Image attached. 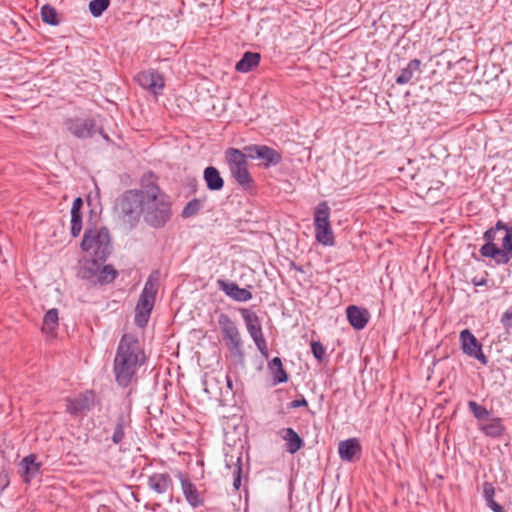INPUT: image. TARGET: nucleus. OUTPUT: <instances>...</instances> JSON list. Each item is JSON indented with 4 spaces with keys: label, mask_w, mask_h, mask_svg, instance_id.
Masks as SVG:
<instances>
[{
    "label": "nucleus",
    "mask_w": 512,
    "mask_h": 512,
    "mask_svg": "<svg viewBox=\"0 0 512 512\" xmlns=\"http://www.w3.org/2000/svg\"><path fill=\"white\" fill-rule=\"evenodd\" d=\"M145 361L146 356L138 338L132 334H124L114 358L113 370L117 383L124 387L128 386Z\"/></svg>",
    "instance_id": "f257e3e1"
},
{
    "label": "nucleus",
    "mask_w": 512,
    "mask_h": 512,
    "mask_svg": "<svg viewBox=\"0 0 512 512\" xmlns=\"http://www.w3.org/2000/svg\"><path fill=\"white\" fill-rule=\"evenodd\" d=\"M152 176L144 181L143 217L154 228L163 227L171 217V202L158 185L151 181Z\"/></svg>",
    "instance_id": "f03ea898"
},
{
    "label": "nucleus",
    "mask_w": 512,
    "mask_h": 512,
    "mask_svg": "<svg viewBox=\"0 0 512 512\" xmlns=\"http://www.w3.org/2000/svg\"><path fill=\"white\" fill-rule=\"evenodd\" d=\"M486 243L480 248L481 256L492 258L497 264H507L512 258V230L499 221L483 236Z\"/></svg>",
    "instance_id": "7ed1b4c3"
},
{
    "label": "nucleus",
    "mask_w": 512,
    "mask_h": 512,
    "mask_svg": "<svg viewBox=\"0 0 512 512\" xmlns=\"http://www.w3.org/2000/svg\"><path fill=\"white\" fill-rule=\"evenodd\" d=\"M144 181H141V189H131L122 193L115 202L114 213L125 229L135 228L143 215Z\"/></svg>",
    "instance_id": "20e7f679"
},
{
    "label": "nucleus",
    "mask_w": 512,
    "mask_h": 512,
    "mask_svg": "<svg viewBox=\"0 0 512 512\" xmlns=\"http://www.w3.org/2000/svg\"><path fill=\"white\" fill-rule=\"evenodd\" d=\"M81 249L95 258L105 261L111 252L108 229L105 227L87 228L83 235Z\"/></svg>",
    "instance_id": "39448f33"
},
{
    "label": "nucleus",
    "mask_w": 512,
    "mask_h": 512,
    "mask_svg": "<svg viewBox=\"0 0 512 512\" xmlns=\"http://www.w3.org/2000/svg\"><path fill=\"white\" fill-rule=\"evenodd\" d=\"M157 290V280L150 276L144 285L135 308V323L139 327H144L149 320Z\"/></svg>",
    "instance_id": "423d86ee"
},
{
    "label": "nucleus",
    "mask_w": 512,
    "mask_h": 512,
    "mask_svg": "<svg viewBox=\"0 0 512 512\" xmlns=\"http://www.w3.org/2000/svg\"><path fill=\"white\" fill-rule=\"evenodd\" d=\"M218 324L230 353L239 359L244 357L243 340L236 323L225 313L218 317Z\"/></svg>",
    "instance_id": "0eeeda50"
},
{
    "label": "nucleus",
    "mask_w": 512,
    "mask_h": 512,
    "mask_svg": "<svg viewBox=\"0 0 512 512\" xmlns=\"http://www.w3.org/2000/svg\"><path fill=\"white\" fill-rule=\"evenodd\" d=\"M225 157L232 176L242 187H249L252 183L251 175L248 171L246 151L236 148H229L225 152Z\"/></svg>",
    "instance_id": "6e6552de"
},
{
    "label": "nucleus",
    "mask_w": 512,
    "mask_h": 512,
    "mask_svg": "<svg viewBox=\"0 0 512 512\" xmlns=\"http://www.w3.org/2000/svg\"><path fill=\"white\" fill-rule=\"evenodd\" d=\"M315 238L324 246L334 245V235L330 224V207L321 202L314 213Z\"/></svg>",
    "instance_id": "1a4fd4ad"
},
{
    "label": "nucleus",
    "mask_w": 512,
    "mask_h": 512,
    "mask_svg": "<svg viewBox=\"0 0 512 512\" xmlns=\"http://www.w3.org/2000/svg\"><path fill=\"white\" fill-rule=\"evenodd\" d=\"M242 318L246 325L247 331L251 338L253 339L255 345L257 346L260 353L267 358L268 357V346L267 342L264 338L262 326L260 323V319L255 312L250 311L249 309L242 308L240 309Z\"/></svg>",
    "instance_id": "9d476101"
},
{
    "label": "nucleus",
    "mask_w": 512,
    "mask_h": 512,
    "mask_svg": "<svg viewBox=\"0 0 512 512\" xmlns=\"http://www.w3.org/2000/svg\"><path fill=\"white\" fill-rule=\"evenodd\" d=\"M250 159H260L265 167L275 166L282 160L281 154L266 145H248L244 147Z\"/></svg>",
    "instance_id": "9b49d317"
},
{
    "label": "nucleus",
    "mask_w": 512,
    "mask_h": 512,
    "mask_svg": "<svg viewBox=\"0 0 512 512\" xmlns=\"http://www.w3.org/2000/svg\"><path fill=\"white\" fill-rule=\"evenodd\" d=\"M459 340L461 343V349L464 354L469 357L475 358L481 362V364L486 365L488 363V358L482 351V345L476 339V337L470 332V330L465 329L460 332Z\"/></svg>",
    "instance_id": "f8f14e48"
},
{
    "label": "nucleus",
    "mask_w": 512,
    "mask_h": 512,
    "mask_svg": "<svg viewBox=\"0 0 512 512\" xmlns=\"http://www.w3.org/2000/svg\"><path fill=\"white\" fill-rule=\"evenodd\" d=\"M136 81L144 89L153 94H158L164 87L163 77L154 70L142 71L137 74Z\"/></svg>",
    "instance_id": "ddd939ff"
},
{
    "label": "nucleus",
    "mask_w": 512,
    "mask_h": 512,
    "mask_svg": "<svg viewBox=\"0 0 512 512\" xmlns=\"http://www.w3.org/2000/svg\"><path fill=\"white\" fill-rule=\"evenodd\" d=\"M66 402V411L71 415H77L94 406L95 396L92 391H86L73 399H67Z\"/></svg>",
    "instance_id": "4468645a"
},
{
    "label": "nucleus",
    "mask_w": 512,
    "mask_h": 512,
    "mask_svg": "<svg viewBox=\"0 0 512 512\" xmlns=\"http://www.w3.org/2000/svg\"><path fill=\"white\" fill-rule=\"evenodd\" d=\"M65 125L68 131L78 138H89L94 134L95 123L92 119H68Z\"/></svg>",
    "instance_id": "2eb2a0df"
},
{
    "label": "nucleus",
    "mask_w": 512,
    "mask_h": 512,
    "mask_svg": "<svg viewBox=\"0 0 512 512\" xmlns=\"http://www.w3.org/2000/svg\"><path fill=\"white\" fill-rule=\"evenodd\" d=\"M217 285L227 296L238 302H247L252 299V293L246 288H240L234 282L217 280Z\"/></svg>",
    "instance_id": "dca6fc26"
},
{
    "label": "nucleus",
    "mask_w": 512,
    "mask_h": 512,
    "mask_svg": "<svg viewBox=\"0 0 512 512\" xmlns=\"http://www.w3.org/2000/svg\"><path fill=\"white\" fill-rule=\"evenodd\" d=\"M346 314L350 325L356 330H362L367 325L370 318L367 309L355 305L348 306Z\"/></svg>",
    "instance_id": "f3484780"
},
{
    "label": "nucleus",
    "mask_w": 512,
    "mask_h": 512,
    "mask_svg": "<svg viewBox=\"0 0 512 512\" xmlns=\"http://www.w3.org/2000/svg\"><path fill=\"white\" fill-rule=\"evenodd\" d=\"M338 453L342 460L351 462L361 453V445L356 438L341 441L338 445Z\"/></svg>",
    "instance_id": "a211bd4d"
},
{
    "label": "nucleus",
    "mask_w": 512,
    "mask_h": 512,
    "mask_svg": "<svg viewBox=\"0 0 512 512\" xmlns=\"http://www.w3.org/2000/svg\"><path fill=\"white\" fill-rule=\"evenodd\" d=\"M181 487L186 501L194 508L204 504V497L196 486L188 479L180 475Z\"/></svg>",
    "instance_id": "6ab92c4d"
},
{
    "label": "nucleus",
    "mask_w": 512,
    "mask_h": 512,
    "mask_svg": "<svg viewBox=\"0 0 512 512\" xmlns=\"http://www.w3.org/2000/svg\"><path fill=\"white\" fill-rule=\"evenodd\" d=\"M148 486L156 493L163 494L172 489L173 481L167 473H155L149 477Z\"/></svg>",
    "instance_id": "aec40b11"
},
{
    "label": "nucleus",
    "mask_w": 512,
    "mask_h": 512,
    "mask_svg": "<svg viewBox=\"0 0 512 512\" xmlns=\"http://www.w3.org/2000/svg\"><path fill=\"white\" fill-rule=\"evenodd\" d=\"M479 429L487 436L491 438H499L505 433V426L502 423V419L495 417L489 420L487 423L480 425Z\"/></svg>",
    "instance_id": "412c9836"
},
{
    "label": "nucleus",
    "mask_w": 512,
    "mask_h": 512,
    "mask_svg": "<svg viewBox=\"0 0 512 512\" xmlns=\"http://www.w3.org/2000/svg\"><path fill=\"white\" fill-rule=\"evenodd\" d=\"M261 56L256 52H246L240 61L237 62L235 69L241 73L250 72L260 63Z\"/></svg>",
    "instance_id": "4be33fe9"
},
{
    "label": "nucleus",
    "mask_w": 512,
    "mask_h": 512,
    "mask_svg": "<svg viewBox=\"0 0 512 512\" xmlns=\"http://www.w3.org/2000/svg\"><path fill=\"white\" fill-rule=\"evenodd\" d=\"M99 261L100 260L95 257L94 259L86 260L79 270V276L83 279H87L96 283V279L101 267Z\"/></svg>",
    "instance_id": "5701e85b"
},
{
    "label": "nucleus",
    "mask_w": 512,
    "mask_h": 512,
    "mask_svg": "<svg viewBox=\"0 0 512 512\" xmlns=\"http://www.w3.org/2000/svg\"><path fill=\"white\" fill-rule=\"evenodd\" d=\"M204 180L209 190L218 191L224 186L223 178L219 171L213 166H209L204 170Z\"/></svg>",
    "instance_id": "b1692460"
},
{
    "label": "nucleus",
    "mask_w": 512,
    "mask_h": 512,
    "mask_svg": "<svg viewBox=\"0 0 512 512\" xmlns=\"http://www.w3.org/2000/svg\"><path fill=\"white\" fill-rule=\"evenodd\" d=\"M21 465L24 469L25 483H29L40 472V464L36 462V456L33 454L24 457L21 461Z\"/></svg>",
    "instance_id": "393cba45"
},
{
    "label": "nucleus",
    "mask_w": 512,
    "mask_h": 512,
    "mask_svg": "<svg viewBox=\"0 0 512 512\" xmlns=\"http://www.w3.org/2000/svg\"><path fill=\"white\" fill-rule=\"evenodd\" d=\"M421 61L419 59L411 60L408 65L403 68L396 78V83L403 85L409 83L415 73H420Z\"/></svg>",
    "instance_id": "a878e982"
},
{
    "label": "nucleus",
    "mask_w": 512,
    "mask_h": 512,
    "mask_svg": "<svg viewBox=\"0 0 512 512\" xmlns=\"http://www.w3.org/2000/svg\"><path fill=\"white\" fill-rule=\"evenodd\" d=\"M283 439L286 442V450L294 454L303 446V440L292 428L284 429Z\"/></svg>",
    "instance_id": "bb28decb"
},
{
    "label": "nucleus",
    "mask_w": 512,
    "mask_h": 512,
    "mask_svg": "<svg viewBox=\"0 0 512 512\" xmlns=\"http://www.w3.org/2000/svg\"><path fill=\"white\" fill-rule=\"evenodd\" d=\"M58 320V310L55 308L48 310L43 319L42 332L54 336L58 328Z\"/></svg>",
    "instance_id": "cd10ccee"
},
{
    "label": "nucleus",
    "mask_w": 512,
    "mask_h": 512,
    "mask_svg": "<svg viewBox=\"0 0 512 512\" xmlns=\"http://www.w3.org/2000/svg\"><path fill=\"white\" fill-rule=\"evenodd\" d=\"M117 276V271L113 268L111 265H105L103 267H100L96 283H110L112 282Z\"/></svg>",
    "instance_id": "c85d7f7f"
},
{
    "label": "nucleus",
    "mask_w": 512,
    "mask_h": 512,
    "mask_svg": "<svg viewBox=\"0 0 512 512\" xmlns=\"http://www.w3.org/2000/svg\"><path fill=\"white\" fill-rule=\"evenodd\" d=\"M41 17L43 22L50 25H57L59 23L58 13L56 9L50 5H44L41 8Z\"/></svg>",
    "instance_id": "c756f323"
},
{
    "label": "nucleus",
    "mask_w": 512,
    "mask_h": 512,
    "mask_svg": "<svg viewBox=\"0 0 512 512\" xmlns=\"http://www.w3.org/2000/svg\"><path fill=\"white\" fill-rule=\"evenodd\" d=\"M468 407L474 417L479 421H483L490 415V412L484 406L479 405L475 401H469Z\"/></svg>",
    "instance_id": "7c9ffc66"
},
{
    "label": "nucleus",
    "mask_w": 512,
    "mask_h": 512,
    "mask_svg": "<svg viewBox=\"0 0 512 512\" xmlns=\"http://www.w3.org/2000/svg\"><path fill=\"white\" fill-rule=\"evenodd\" d=\"M109 0H92L89 3L90 13L94 17H99L109 6Z\"/></svg>",
    "instance_id": "2f4dec72"
},
{
    "label": "nucleus",
    "mask_w": 512,
    "mask_h": 512,
    "mask_svg": "<svg viewBox=\"0 0 512 512\" xmlns=\"http://www.w3.org/2000/svg\"><path fill=\"white\" fill-rule=\"evenodd\" d=\"M124 427H125V420L121 416L118 418L117 423L114 428V432L112 435V440L115 444H119L123 438H124Z\"/></svg>",
    "instance_id": "473e14b6"
},
{
    "label": "nucleus",
    "mask_w": 512,
    "mask_h": 512,
    "mask_svg": "<svg viewBox=\"0 0 512 512\" xmlns=\"http://www.w3.org/2000/svg\"><path fill=\"white\" fill-rule=\"evenodd\" d=\"M82 230V214H71V235L78 237Z\"/></svg>",
    "instance_id": "72a5a7b5"
},
{
    "label": "nucleus",
    "mask_w": 512,
    "mask_h": 512,
    "mask_svg": "<svg viewBox=\"0 0 512 512\" xmlns=\"http://www.w3.org/2000/svg\"><path fill=\"white\" fill-rule=\"evenodd\" d=\"M201 204L198 200H192L187 203V205L184 207L182 211V216L184 218L191 217L198 213L200 210Z\"/></svg>",
    "instance_id": "f704fd0d"
},
{
    "label": "nucleus",
    "mask_w": 512,
    "mask_h": 512,
    "mask_svg": "<svg viewBox=\"0 0 512 512\" xmlns=\"http://www.w3.org/2000/svg\"><path fill=\"white\" fill-rule=\"evenodd\" d=\"M311 350H312V353L314 355V357L318 360V361H323L326 357V349L325 347L320 343V342H317V341H312L311 342Z\"/></svg>",
    "instance_id": "c9c22d12"
},
{
    "label": "nucleus",
    "mask_w": 512,
    "mask_h": 512,
    "mask_svg": "<svg viewBox=\"0 0 512 512\" xmlns=\"http://www.w3.org/2000/svg\"><path fill=\"white\" fill-rule=\"evenodd\" d=\"M241 473H242V467H241V459L239 457V458H237V462H236L235 468L233 470V475H234L233 486H234L235 490H239L241 487Z\"/></svg>",
    "instance_id": "e433bc0d"
},
{
    "label": "nucleus",
    "mask_w": 512,
    "mask_h": 512,
    "mask_svg": "<svg viewBox=\"0 0 512 512\" xmlns=\"http://www.w3.org/2000/svg\"><path fill=\"white\" fill-rule=\"evenodd\" d=\"M494 494H495L494 486L489 482H485L483 484V496L487 503L495 501Z\"/></svg>",
    "instance_id": "4c0bfd02"
},
{
    "label": "nucleus",
    "mask_w": 512,
    "mask_h": 512,
    "mask_svg": "<svg viewBox=\"0 0 512 512\" xmlns=\"http://www.w3.org/2000/svg\"><path fill=\"white\" fill-rule=\"evenodd\" d=\"M274 380L276 383H283L287 381V374L283 367H278L273 370Z\"/></svg>",
    "instance_id": "58836bf2"
},
{
    "label": "nucleus",
    "mask_w": 512,
    "mask_h": 512,
    "mask_svg": "<svg viewBox=\"0 0 512 512\" xmlns=\"http://www.w3.org/2000/svg\"><path fill=\"white\" fill-rule=\"evenodd\" d=\"M501 323L507 331L512 328V309H508L501 317Z\"/></svg>",
    "instance_id": "ea45409f"
},
{
    "label": "nucleus",
    "mask_w": 512,
    "mask_h": 512,
    "mask_svg": "<svg viewBox=\"0 0 512 512\" xmlns=\"http://www.w3.org/2000/svg\"><path fill=\"white\" fill-rule=\"evenodd\" d=\"M83 206V201L80 197L76 198L73 201L72 207H71V214H81V208Z\"/></svg>",
    "instance_id": "a19ab883"
},
{
    "label": "nucleus",
    "mask_w": 512,
    "mask_h": 512,
    "mask_svg": "<svg viewBox=\"0 0 512 512\" xmlns=\"http://www.w3.org/2000/svg\"><path fill=\"white\" fill-rule=\"evenodd\" d=\"M308 403L307 401L305 400V398H302V399H296V400H293L291 403H290V407L291 408H298V407H301V406H307Z\"/></svg>",
    "instance_id": "79ce46f5"
},
{
    "label": "nucleus",
    "mask_w": 512,
    "mask_h": 512,
    "mask_svg": "<svg viewBox=\"0 0 512 512\" xmlns=\"http://www.w3.org/2000/svg\"><path fill=\"white\" fill-rule=\"evenodd\" d=\"M487 505L494 511V512H503V508L500 504H498L496 501L489 502Z\"/></svg>",
    "instance_id": "37998d69"
},
{
    "label": "nucleus",
    "mask_w": 512,
    "mask_h": 512,
    "mask_svg": "<svg viewBox=\"0 0 512 512\" xmlns=\"http://www.w3.org/2000/svg\"><path fill=\"white\" fill-rule=\"evenodd\" d=\"M278 367H283L282 366V362H281V359L279 357H275L271 363H270V368L272 370H274L275 368H278Z\"/></svg>",
    "instance_id": "c03bdc74"
},
{
    "label": "nucleus",
    "mask_w": 512,
    "mask_h": 512,
    "mask_svg": "<svg viewBox=\"0 0 512 512\" xmlns=\"http://www.w3.org/2000/svg\"><path fill=\"white\" fill-rule=\"evenodd\" d=\"M225 379H226V386H227V389L230 390L232 392V386H233V383H232V380L230 378L229 375H226L225 376Z\"/></svg>",
    "instance_id": "a18cd8bd"
}]
</instances>
